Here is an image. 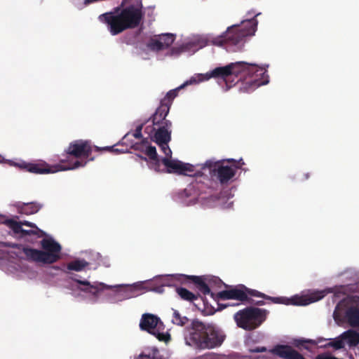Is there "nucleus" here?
<instances>
[{
	"mask_svg": "<svg viewBox=\"0 0 359 359\" xmlns=\"http://www.w3.org/2000/svg\"><path fill=\"white\" fill-rule=\"evenodd\" d=\"M145 154H147V156L151 160H152L154 161L153 162L154 169L156 172H160L161 171L160 168H161V161H160V159L158 157V154H157V152H156V147H154V146H151V145L147 147V149H146Z\"/></svg>",
	"mask_w": 359,
	"mask_h": 359,
	"instance_id": "25",
	"label": "nucleus"
},
{
	"mask_svg": "<svg viewBox=\"0 0 359 359\" xmlns=\"http://www.w3.org/2000/svg\"><path fill=\"white\" fill-rule=\"evenodd\" d=\"M271 352L283 359H306L301 353L288 345H277Z\"/></svg>",
	"mask_w": 359,
	"mask_h": 359,
	"instance_id": "20",
	"label": "nucleus"
},
{
	"mask_svg": "<svg viewBox=\"0 0 359 359\" xmlns=\"http://www.w3.org/2000/svg\"><path fill=\"white\" fill-rule=\"evenodd\" d=\"M341 337L344 339V341H347V343L351 347L355 346L359 344V332L355 330H348L344 332L341 334Z\"/></svg>",
	"mask_w": 359,
	"mask_h": 359,
	"instance_id": "23",
	"label": "nucleus"
},
{
	"mask_svg": "<svg viewBox=\"0 0 359 359\" xmlns=\"http://www.w3.org/2000/svg\"><path fill=\"white\" fill-rule=\"evenodd\" d=\"M176 292L182 299L190 302H193L194 301L198 299L200 296L198 294H194L184 287H177Z\"/></svg>",
	"mask_w": 359,
	"mask_h": 359,
	"instance_id": "26",
	"label": "nucleus"
},
{
	"mask_svg": "<svg viewBox=\"0 0 359 359\" xmlns=\"http://www.w3.org/2000/svg\"><path fill=\"white\" fill-rule=\"evenodd\" d=\"M95 148V151H101V150H108V151H111L112 152H114V153H118L119 151L118 149H114V147H104V148H100L98 147H94Z\"/></svg>",
	"mask_w": 359,
	"mask_h": 359,
	"instance_id": "40",
	"label": "nucleus"
},
{
	"mask_svg": "<svg viewBox=\"0 0 359 359\" xmlns=\"http://www.w3.org/2000/svg\"><path fill=\"white\" fill-rule=\"evenodd\" d=\"M337 307L346 309L345 317L351 327H359V296H347L339 302Z\"/></svg>",
	"mask_w": 359,
	"mask_h": 359,
	"instance_id": "12",
	"label": "nucleus"
},
{
	"mask_svg": "<svg viewBox=\"0 0 359 359\" xmlns=\"http://www.w3.org/2000/svg\"><path fill=\"white\" fill-rule=\"evenodd\" d=\"M192 83V81H187L180 86L170 90L167 93L165 96L161 100L159 107L156 109L154 114L151 116L153 126L163 124L168 116L173 100L177 96L178 91L183 88L185 86Z\"/></svg>",
	"mask_w": 359,
	"mask_h": 359,
	"instance_id": "9",
	"label": "nucleus"
},
{
	"mask_svg": "<svg viewBox=\"0 0 359 359\" xmlns=\"http://www.w3.org/2000/svg\"><path fill=\"white\" fill-rule=\"evenodd\" d=\"M325 296V291H317L309 295L294 296L291 299V302L293 305L306 306L320 300Z\"/></svg>",
	"mask_w": 359,
	"mask_h": 359,
	"instance_id": "21",
	"label": "nucleus"
},
{
	"mask_svg": "<svg viewBox=\"0 0 359 359\" xmlns=\"http://www.w3.org/2000/svg\"><path fill=\"white\" fill-rule=\"evenodd\" d=\"M157 144L160 147L161 151L165 155V158H170L172 156V151L168 146V143H162V144Z\"/></svg>",
	"mask_w": 359,
	"mask_h": 359,
	"instance_id": "35",
	"label": "nucleus"
},
{
	"mask_svg": "<svg viewBox=\"0 0 359 359\" xmlns=\"http://www.w3.org/2000/svg\"><path fill=\"white\" fill-rule=\"evenodd\" d=\"M87 164V161L76 160L74 163L68 166H63L60 164L50 165L45 161H39L37 163H25L18 164V166L29 172L38 175H44L49 173H55L61 170H73L79 167H84Z\"/></svg>",
	"mask_w": 359,
	"mask_h": 359,
	"instance_id": "7",
	"label": "nucleus"
},
{
	"mask_svg": "<svg viewBox=\"0 0 359 359\" xmlns=\"http://www.w3.org/2000/svg\"><path fill=\"white\" fill-rule=\"evenodd\" d=\"M142 128H143V125L141 124L140 126H138L134 133H133V136L137 138V139H140L142 137Z\"/></svg>",
	"mask_w": 359,
	"mask_h": 359,
	"instance_id": "38",
	"label": "nucleus"
},
{
	"mask_svg": "<svg viewBox=\"0 0 359 359\" xmlns=\"http://www.w3.org/2000/svg\"><path fill=\"white\" fill-rule=\"evenodd\" d=\"M41 246L46 255L43 257L45 264H51L60 259L62 247L52 238H43L41 241Z\"/></svg>",
	"mask_w": 359,
	"mask_h": 359,
	"instance_id": "15",
	"label": "nucleus"
},
{
	"mask_svg": "<svg viewBox=\"0 0 359 359\" xmlns=\"http://www.w3.org/2000/svg\"><path fill=\"white\" fill-rule=\"evenodd\" d=\"M228 306H229L228 304H218V309L222 310V309L226 308Z\"/></svg>",
	"mask_w": 359,
	"mask_h": 359,
	"instance_id": "43",
	"label": "nucleus"
},
{
	"mask_svg": "<svg viewBox=\"0 0 359 359\" xmlns=\"http://www.w3.org/2000/svg\"><path fill=\"white\" fill-rule=\"evenodd\" d=\"M30 235H36L39 238H41L43 236H46V233L43 231L41 230L39 228L34 229V230H25V229H22V233L20 234V237L23 238V237H25L26 236H30Z\"/></svg>",
	"mask_w": 359,
	"mask_h": 359,
	"instance_id": "33",
	"label": "nucleus"
},
{
	"mask_svg": "<svg viewBox=\"0 0 359 359\" xmlns=\"http://www.w3.org/2000/svg\"><path fill=\"white\" fill-rule=\"evenodd\" d=\"M323 347L325 348L332 347L334 350H339V349L344 348L345 341H344V339L341 337V334L339 337H338L337 338L330 339V341H329L328 343L325 344Z\"/></svg>",
	"mask_w": 359,
	"mask_h": 359,
	"instance_id": "28",
	"label": "nucleus"
},
{
	"mask_svg": "<svg viewBox=\"0 0 359 359\" xmlns=\"http://www.w3.org/2000/svg\"><path fill=\"white\" fill-rule=\"evenodd\" d=\"M140 327L142 330L154 335L161 341L167 342L170 340V336L169 334L160 332L161 327H163V323L156 316L150 313L143 314Z\"/></svg>",
	"mask_w": 359,
	"mask_h": 359,
	"instance_id": "10",
	"label": "nucleus"
},
{
	"mask_svg": "<svg viewBox=\"0 0 359 359\" xmlns=\"http://www.w3.org/2000/svg\"><path fill=\"white\" fill-rule=\"evenodd\" d=\"M158 353V351L156 348H154L151 353H149L148 354L146 353H142L140 355V359H144V358H151V359H156L157 358V354Z\"/></svg>",
	"mask_w": 359,
	"mask_h": 359,
	"instance_id": "36",
	"label": "nucleus"
},
{
	"mask_svg": "<svg viewBox=\"0 0 359 359\" xmlns=\"http://www.w3.org/2000/svg\"><path fill=\"white\" fill-rule=\"evenodd\" d=\"M158 126L157 129L154 126H147L145 128V133H149L151 140L156 144L168 143L171 140L172 122L164 121L163 124Z\"/></svg>",
	"mask_w": 359,
	"mask_h": 359,
	"instance_id": "13",
	"label": "nucleus"
},
{
	"mask_svg": "<svg viewBox=\"0 0 359 359\" xmlns=\"http://www.w3.org/2000/svg\"><path fill=\"white\" fill-rule=\"evenodd\" d=\"M4 160V158L1 155H0V163H1Z\"/></svg>",
	"mask_w": 359,
	"mask_h": 359,
	"instance_id": "46",
	"label": "nucleus"
},
{
	"mask_svg": "<svg viewBox=\"0 0 359 359\" xmlns=\"http://www.w3.org/2000/svg\"><path fill=\"white\" fill-rule=\"evenodd\" d=\"M258 15L259 13L251 19L243 20L241 26L235 25L229 27L223 35L213 39V44L219 46L225 44L238 45L243 42L245 37L254 35L257 29L258 22L256 17Z\"/></svg>",
	"mask_w": 359,
	"mask_h": 359,
	"instance_id": "4",
	"label": "nucleus"
},
{
	"mask_svg": "<svg viewBox=\"0 0 359 359\" xmlns=\"http://www.w3.org/2000/svg\"><path fill=\"white\" fill-rule=\"evenodd\" d=\"M189 320L186 316H182L177 310H174L172 322L179 326H184L189 323Z\"/></svg>",
	"mask_w": 359,
	"mask_h": 359,
	"instance_id": "29",
	"label": "nucleus"
},
{
	"mask_svg": "<svg viewBox=\"0 0 359 359\" xmlns=\"http://www.w3.org/2000/svg\"><path fill=\"white\" fill-rule=\"evenodd\" d=\"M65 152L76 158H88L93 152V146L89 140H76L69 143Z\"/></svg>",
	"mask_w": 359,
	"mask_h": 359,
	"instance_id": "14",
	"label": "nucleus"
},
{
	"mask_svg": "<svg viewBox=\"0 0 359 359\" xmlns=\"http://www.w3.org/2000/svg\"><path fill=\"white\" fill-rule=\"evenodd\" d=\"M149 289L150 290L155 291L158 293H162L163 292V287L165 284L163 282V279H156L154 281H152L147 284Z\"/></svg>",
	"mask_w": 359,
	"mask_h": 359,
	"instance_id": "31",
	"label": "nucleus"
},
{
	"mask_svg": "<svg viewBox=\"0 0 359 359\" xmlns=\"http://www.w3.org/2000/svg\"><path fill=\"white\" fill-rule=\"evenodd\" d=\"M307 344H310L312 345L317 344L316 341L313 339H294V345L296 347L299 348V347L302 346L305 349L309 350V347L306 346Z\"/></svg>",
	"mask_w": 359,
	"mask_h": 359,
	"instance_id": "34",
	"label": "nucleus"
},
{
	"mask_svg": "<svg viewBox=\"0 0 359 359\" xmlns=\"http://www.w3.org/2000/svg\"><path fill=\"white\" fill-rule=\"evenodd\" d=\"M203 170L208 169L211 175L217 176L221 184L227 183L236 175V170L231 166L224 165L220 161L208 160L202 165Z\"/></svg>",
	"mask_w": 359,
	"mask_h": 359,
	"instance_id": "11",
	"label": "nucleus"
},
{
	"mask_svg": "<svg viewBox=\"0 0 359 359\" xmlns=\"http://www.w3.org/2000/svg\"><path fill=\"white\" fill-rule=\"evenodd\" d=\"M175 279L182 283H185L187 282L193 283L196 288L203 293L204 295L210 294L211 297L214 299L215 297V294L213 292H211L210 289L207 283V279L203 276H187L184 274H178L176 275Z\"/></svg>",
	"mask_w": 359,
	"mask_h": 359,
	"instance_id": "17",
	"label": "nucleus"
},
{
	"mask_svg": "<svg viewBox=\"0 0 359 359\" xmlns=\"http://www.w3.org/2000/svg\"><path fill=\"white\" fill-rule=\"evenodd\" d=\"M265 69L255 64L245 62H231L224 67H216L203 76L201 81L209 80L211 78L220 79L225 82L227 88L233 84L230 79L235 76L238 78L236 83L241 81L239 89L243 93H250L258 87L268 83V75Z\"/></svg>",
	"mask_w": 359,
	"mask_h": 359,
	"instance_id": "1",
	"label": "nucleus"
},
{
	"mask_svg": "<svg viewBox=\"0 0 359 359\" xmlns=\"http://www.w3.org/2000/svg\"><path fill=\"white\" fill-rule=\"evenodd\" d=\"M249 295L271 300L273 303H280V298L278 297H272L268 296L257 290L248 288L243 285H240L233 287H231L228 290L219 292L215 294L214 299L216 301L219 299H235L241 302H250V297H248Z\"/></svg>",
	"mask_w": 359,
	"mask_h": 359,
	"instance_id": "6",
	"label": "nucleus"
},
{
	"mask_svg": "<svg viewBox=\"0 0 359 359\" xmlns=\"http://www.w3.org/2000/svg\"><path fill=\"white\" fill-rule=\"evenodd\" d=\"M0 245L2 247H9L13 248L22 249L27 261L41 262L45 264V259L43 257L46 255V254L43 253V251L42 250L31 248L29 247H23L20 244L12 243L2 242L0 243Z\"/></svg>",
	"mask_w": 359,
	"mask_h": 359,
	"instance_id": "18",
	"label": "nucleus"
},
{
	"mask_svg": "<svg viewBox=\"0 0 359 359\" xmlns=\"http://www.w3.org/2000/svg\"><path fill=\"white\" fill-rule=\"evenodd\" d=\"M89 265L85 259H75L69 262L67 269L69 271H81Z\"/></svg>",
	"mask_w": 359,
	"mask_h": 359,
	"instance_id": "27",
	"label": "nucleus"
},
{
	"mask_svg": "<svg viewBox=\"0 0 359 359\" xmlns=\"http://www.w3.org/2000/svg\"><path fill=\"white\" fill-rule=\"evenodd\" d=\"M225 339L224 331L215 325L194 320L189 334L185 337V341L194 349L203 351L220 347Z\"/></svg>",
	"mask_w": 359,
	"mask_h": 359,
	"instance_id": "2",
	"label": "nucleus"
},
{
	"mask_svg": "<svg viewBox=\"0 0 359 359\" xmlns=\"http://www.w3.org/2000/svg\"><path fill=\"white\" fill-rule=\"evenodd\" d=\"M144 17L142 6L129 5L122 9L116 8V12L101 14L98 19L107 25L112 35H117L129 29L139 26Z\"/></svg>",
	"mask_w": 359,
	"mask_h": 359,
	"instance_id": "3",
	"label": "nucleus"
},
{
	"mask_svg": "<svg viewBox=\"0 0 359 359\" xmlns=\"http://www.w3.org/2000/svg\"><path fill=\"white\" fill-rule=\"evenodd\" d=\"M94 158H90V161H93Z\"/></svg>",
	"mask_w": 359,
	"mask_h": 359,
	"instance_id": "47",
	"label": "nucleus"
},
{
	"mask_svg": "<svg viewBox=\"0 0 359 359\" xmlns=\"http://www.w3.org/2000/svg\"><path fill=\"white\" fill-rule=\"evenodd\" d=\"M309 177H310L309 173H306V174L304 175V179H305V180L309 179Z\"/></svg>",
	"mask_w": 359,
	"mask_h": 359,
	"instance_id": "44",
	"label": "nucleus"
},
{
	"mask_svg": "<svg viewBox=\"0 0 359 359\" xmlns=\"http://www.w3.org/2000/svg\"><path fill=\"white\" fill-rule=\"evenodd\" d=\"M192 83V81H187L180 86L170 90L167 93L165 96L161 100L159 107L156 109L154 114L151 116L153 126L163 124L168 116L173 100L177 96L178 91L183 88L185 86Z\"/></svg>",
	"mask_w": 359,
	"mask_h": 359,
	"instance_id": "8",
	"label": "nucleus"
},
{
	"mask_svg": "<svg viewBox=\"0 0 359 359\" xmlns=\"http://www.w3.org/2000/svg\"><path fill=\"white\" fill-rule=\"evenodd\" d=\"M161 163L166 167V172L177 175L191 176L194 171V167L190 163H185L180 161L173 160L168 158H163Z\"/></svg>",
	"mask_w": 359,
	"mask_h": 359,
	"instance_id": "16",
	"label": "nucleus"
},
{
	"mask_svg": "<svg viewBox=\"0 0 359 359\" xmlns=\"http://www.w3.org/2000/svg\"><path fill=\"white\" fill-rule=\"evenodd\" d=\"M0 223L8 226L15 234H21L22 225L20 222H17L13 219H5L4 216L0 217Z\"/></svg>",
	"mask_w": 359,
	"mask_h": 359,
	"instance_id": "24",
	"label": "nucleus"
},
{
	"mask_svg": "<svg viewBox=\"0 0 359 359\" xmlns=\"http://www.w3.org/2000/svg\"><path fill=\"white\" fill-rule=\"evenodd\" d=\"M147 47L151 50L159 51L163 50L162 41L156 39H151L147 43Z\"/></svg>",
	"mask_w": 359,
	"mask_h": 359,
	"instance_id": "32",
	"label": "nucleus"
},
{
	"mask_svg": "<svg viewBox=\"0 0 359 359\" xmlns=\"http://www.w3.org/2000/svg\"><path fill=\"white\" fill-rule=\"evenodd\" d=\"M160 40L162 41L163 49L169 48L175 39V35L172 34H162L158 36Z\"/></svg>",
	"mask_w": 359,
	"mask_h": 359,
	"instance_id": "30",
	"label": "nucleus"
},
{
	"mask_svg": "<svg viewBox=\"0 0 359 359\" xmlns=\"http://www.w3.org/2000/svg\"><path fill=\"white\" fill-rule=\"evenodd\" d=\"M267 351L266 348L264 346H258L255 348H251L249 349L250 353H264Z\"/></svg>",
	"mask_w": 359,
	"mask_h": 359,
	"instance_id": "39",
	"label": "nucleus"
},
{
	"mask_svg": "<svg viewBox=\"0 0 359 359\" xmlns=\"http://www.w3.org/2000/svg\"><path fill=\"white\" fill-rule=\"evenodd\" d=\"M223 161H227L229 163H233V166L234 167L233 168L236 170V169H239V168H241L242 166L243 165H245V163L243 161V160L242 158H241L239 161H236L233 158H229V159H226V160H224Z\"/></svg>",
	"mask_w": 359,
	"mask_h": 359,
	"instance_id": "37",
	"label": "nucleus"
},
{
	"mask_svg": "<svg viewBox=\"0 0 359 359\" xmlns=\"http://www.w3.org/2000/svg\"><path fill=\"white\" fill-rule=\"evenodd\" d=\"M68 161L67 160H65V159H62L60 160V162L61 163H65V162H67Z\"/></svg>",
	"mask_w": 359,
	"mask_h": 359,
	"instance_id": "45",
	"label": "nucleus"
},
{
	"mask_svg": "<svg viewBox=\"0 0 359 359\" xmlns=\"http://www.w3.org/2000/svg\"><path fill=\"white\" fill-rule=\"evenodd\" d=\"M20 222L22 223V226L25 225V226H30V227L34 228V229L38 228L35 224L32 223V222H28V221H23V222Z\"/></svg>",
	"mask_w": 359,
	"mask_h": 359,
	"instance_id": "41",
	"label": "nucleus"
},
{
	"mask_svg": "<svg viewBox=\"0 0 359 359\" xmlns=\"http://www.w3.org/2000/svg\"><path fill=\"white\" fill-rule=\"evenodd\" d=\"M77 276H78L76 275L75 277L72 278L74 281L79 285L77 287V289L85 293L90 294L94 297H97L99 293L104 289H109L111 287V286L102 283H94L93 284H91L88 280H81L78 279L76 278Z\"/></svg>",
	"mask_w": 359,
	"mask_h": 359,
	"instance_id": "19",
	"label": "nucleus"
},
{
	"mask_svg": "<svg viewBox=\"0 0 359 359\" xmlns=\"http://www.w3.org/2000/svg\"><path fill=\"white\" fill-rule=\"evenodd\" d=\"M250 304H255V305H258V306H262V305H264L265 303L264 301H257V302H254V300H252V299L250 298Z\"/></svg>",
	"mask_w": 359,
	"mask_h": 359,
	"instance_id": "42",
	"label": "nucleus"
},
{
	"mask_svg": "<svg viewBox=\"0 0 359 359\" xmlns=\"http://www.w3.org/2000/svg\"><path fill=\"white\" fill-rule=\"evenodd\" d=\"M14 206L18 213L29 215L38 212L43 205L37 202L23 203L18 201L14 204Z\"/></svg>",
	"mask_w": 359,
	"mask_h": 359,
	"instance_id": "22",
	"label": "nucleus"
},
{
	"mask_svg": "<svg viewBox=\"0 0 359 359\" xmlns=\"http://www.w3.org/2000/svg\"><path fill=\"white\" fill-rule=\"evenodd\" d=\"M266 309L248 306L236 312L233 319L240 328L252 331L258 328L266 319Z\"/></svg>",
	"mask_w": 359,
	"mask_h": 359,
	"instance_id": "5",
	"label": "nucleus"
}]
</instances>
